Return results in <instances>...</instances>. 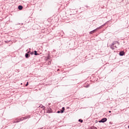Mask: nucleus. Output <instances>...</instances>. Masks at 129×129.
<instances>
[{
	"instance_id": "obj_1",
	"label": "nucleus",
	"mask_w": 129,
	"mask_h": 129,
	"mask_svg": "<svg viewBox=\"0 0 129 129\" xmlns=\"http://www.w3.org/2000/svg\"><path fill=\"white\" fill-rule=\"evenodd\" d=\"M107 120V118H103L101 120L99 121V122H105Z\"/></svg>"
},
{
	"instance_id": "obj_2",
	"label": "nucleus",
	"mask_w": 129,
	"mask_h": 129,
	"mask_svg": "<svg viewBox=\"0 0 129 129\" xmlns=\"http://www.w3.org/2000/svg\"><path fill=\"white\" fill-rule=\"evenodd\" d=\"M99 28H100V27L97 28L96 29H95L92 31H90L89 32L90 35H92V34H93L94 33V32H95V31L97 30L98 29H99Z\"/></svg>"
},
{
	"instance_id": "obj_3",
	"label": "nucleus",
	"mask_w": 129,
	"mask_h": 129,
	"mask_svg": "<svg viewBox=\"0 0 129 129\" xmlns=\"http://www.w3.org/2000/svg\"><path fill=\"white\" fill-rule=\"evenodd\" d=\"M119 55L120 56H123V55H124V52L123 51H120L119 53Z\"/></svg>"
},
{
	"instance_id": "obj_4",
	"label": "nucleus",
	"mask_w": 129,
	"mask_h": 129,
	"mask_svg": "<svg viewBox=\"0 0 129 129\" xmlns=\"http://www.w3.org/2000/svg\"><path fill=\"white\" fill-rule=\"evenodd\" d=\"M25 57L27 58H29V57H30V54H29V53H26L25 54Z\"/></svg>"
},
{
	"instance_id": "obj_5",
	"label": "nucleus",
	"mask_w": 129,
	"mask_h": 129,
	"mask_svg": "<svg viewBox=\"0 0 129 129\" xmlns=\"http://www.w3.org/2000/svg\"><path fill=\"white\" fill-rule=\"evenodd\" d=\"M18 9L21 11L22 10H23V6H18Z\"/></svg>"
},
{
	"instance_id": "obj_6",
	"label": "nucleus",
	"mask_w": 129,
	"mask_h": 129,
	"mask_svg": "<svg viewBox=\"0 0 129 129\" xmlns=\"http://www.w3.org/2000/svg\"><path fill=\"white\" fill-rule=\"evenodd\" d=\"M34 55H35V56L39 55V54H38V53H37V51H36V50L34 51Z\"/></svg>"
},
{
	"instance_id": "obj_7",
	"label": "nucleus",
	"mask_w": 129,
	"mask_h": 129,
	"mask_svg": "<svg viewBox=\"0 0 129 129\" xmlns=\"http://www.w3.org/2000/svg\"><path fill=\"white\" fill-rule=\"evenodd\" d=\"M110 48L112 49V50H114V48L113 47V45H111Z\"/></svg>"
},
{
	"instance_id": "obj_8",
	"label": "nucleus",
	"mask_w": 129,
	"mask_h": 129,
	"mask_svg": "<svg viewBox=\"0 0 129 129\" xmlns=\"http://www.w3.org/2000/svg\"><path fill=\"white\" fill-rule=\"evenodd\" d=\"M79 121H80V122H83V120L80 119H79Z\"/></svg>"
},
{
	"instance_id": "obj_9",
	"label": "nucleus",
	"mask_w": 129,
	"mask_h": 129,
	"mask_svg": "<svg viewBox=\"0 0 129 129\" xmlns=\"http://www.w3.org/2000/svg\"><path fill=\"white\" fill-rule=\"evenodd\" d=\"M115 44V42H113L111 45L113 46Z\"/></svg>"
},
{
	"instance_id": "obj_10",
	"label": "nucleus",
	"mask_w": 129,
	"mask_h": 129,
	"mask_svg": "<svg viewBox=\"0 0 129 129\" xmlns=\"http://www.w3.org/2000/svg\"><path fill=\"white\" fill-rule=\"evenodd\" d=\"M29 85V82H28L27 84L25 85V86H28Z\"/></svg>"
},
{
	"instance_id": "obj_11",
	"label": "nucleus",
	"mask_w": 129,
	"mask_h": 129,
	"mask_svg": "<svg viewBox=\"0 0 129 129\" xmlns=\"http://www.w3.org/2000/svg\"><path fill=\"white\" fill-rule=\"evenodd\" d=\"M61 113H63V112H64V110H61V112H60Z\"/></svg>"
},
{
	"instance_id": "obj_12",
	"label": "nucleus",
	"mask_w": 129,
	"mask_h": 129,
	"mask_svg": "<svg viewBox=\"0 0 129 129\" xmlns=\"http://www.w3.org/2000/svg\"><path fill=\"white\" fill-rule=\"evenodd\" d=\"M92 129H97V128H96V127H94V126L92 127Z\"/></svg>"
},
{
	"instance_id": "obj_13",
	"label": "nucleus",
	"mask_w": 129,
	"mask_h": 129,
	"mask_svg": "<svg viewBox=\"0 0 129 129\" xmlns=\"http://www.w3.org/2000/svg\"><path fill=\"white\" fill-rule=\"evenodd\" d=\"M62 110H63V111L65 110V107H62Z\"/></svg>"
},
{
	"instance_id": "obj_14",
	"label": "nucleus",
	"mask_w": 129,
	"mask_h": 129,
	"mask_svg": "<svg viewBox=\"0 0 129 129\" xmlns=\"http://www.w3.org/2000/svg\"><path fill=\"white\" fill-rule=\"evenodd\" d=\"M57 112V113H61V111H58Z\"/></svg>"
},
{
	"instance_id": "obj_15",
	"label": "nucleus",
	"mask_w": 129,
	"mask_h": 129,
	"mask_svg": "<svg viewBox=\"0 0 129 129\" xmlns=\"http://www.w3.org/2000/svg\"><path fill=\"white\" fill-rule=\"evenodd\" d=\"M109 124H112V122H111V121L109 122Z\"/></svg>"
},
{
	"instance_id": "obj_16",
	"label": "nucleus",
	"mask_w": 129,
	"mask_h": 129,
	"mask_svg": "<svg viewBox=\"0 0 129 129\" xmlns=\"http://www.w3.org/2000/svg\"><path fill=\"white\" fill-rule=\"evenodd\" d=\"M109 113L111 112V111H109Z\"/></svg>"
},
{
	"instance_id": "obj_17",
	"label": "nucleus",
	"mask_w": 129,
	"mask_h": 129,
	"mask_svg": "<svg viewBox=\"0 0 129 129\" xmlns=\"http://www.w3.org/2000/svg\"><path fill=\"white\" fill-rule=\"evenodd\" d=\"M31 54H34V53H33V52H32V53L31 52Z\"/></svg>"
},
{
	"instance_id": "obj_18",
	"label": "nucleus",
	"mask_w": 129,
	"mask_h": 129,
	"mask_svg": "<svg viewBox=\"0 0 129 129\" xmlns=\"http://www.w3.org/2000/svg\"><path fill=\"white\" fill-rule=\"evenodd\" d=\"M42 107H44V108H45V107L44 106H42Z\"/></svg>"
},
{
	"instance_id": "obj_19",
	"label": "nucleus",
	"mask_w": 129,
	"mask_h": 129,
	"mask_svg": "<svg viewBox=\"0 0 129 129\" xmlns=\"http://www.w3.org/2000/svg\"><path fill=\"white\" fill-rule=\"evenodd\" d=\"M128 128H129V125L128 126Z\"/></svg>"
}]
</instances>
